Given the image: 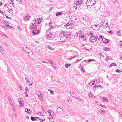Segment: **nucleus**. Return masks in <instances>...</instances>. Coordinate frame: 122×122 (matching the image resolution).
I'll return each mask as SVG.
<instances>
[{"label":"nucleus","instance_id":"nucleus-1","mask_svg":"<svg viewBox=\"0 0 122 122\" xmlns=\"http://www.w3.org/2000/svg\"><path fill=\"white\" fill-rule=\"evenodd\" d=\"M37 27V25L35 24H32V25L29 27L30 29L33 30V31H32V33L33 35L38 34L39 32V30L36 28V27Z\"/></svg>","mask_w":122,"mask_h":122},{"label":"nucleus","instance_id":"nucleus-2","mask_svg":"<svg viewBox=\"0 0 122 122\" xmlns=\"http://www.w3.org/2000/svg\"><path fill=\"white\" fill-rule=\"evenodd\" d=\"M56 112L58 115L60 116L63 115L64 114V112L62 109L59 107L57 109Z\"/></svg>","mask_w":122,"mask_h":122},{"label":"nucleus","instance_id":"nucleus-3","mask_svg":"<svg viewBox=\"0 0 122 122\" xmlns=\"http://www.w3.org/2000/svg\"><path fill=\"white\" fill-rule=\"evenodd\" d=\"M96 1L95 0H87L86 4L88 6H93L95 4Z\"/></svg>","mask_w":122,"mask_h":122},{"label":"nucleus","instance_id":"nucleus-4","mask_svg":"<svg viewBox=\"0 0 122 122\" xmlns=\"http://www.w3.org/2000/svg\"><path fill=\"white\" fill-rule=\"evenodd\" d=\"M83 0H75L74 2V7H75V5L77 6V5H81L83 3Z\"/></svg>","mask_w":122,"mask_h":122},{"label":"nucleus","instance_id":"nucleus-5","mask_svg":"<svg viewBox=\"0 0 122 122\" xmlns=\"http://www.w3.org/2000/svg\"><path fill=\"white\" fill-rule=\"evenodd\" d=\"M55 36L54 32H51L47 35V37L49 39L52 40L54 38Z\"/></svg>","mask_w":122,"mask_h":122},{"label":"nucleus","instance_id":"nucleus-6","mask_svg":"<svg viewBox=\"0 0 122 122\" xmlns=\"http://www.w3.org/2000/svg\"><path fill=\"white\" fill-rule=\"evenodd\" d=\"M100 25V26L103 28H107L108 26V23H106L105 21H102Z\"/></svg>","mask_w":122,"mask_h":122},{"label":"nucleus","instance_id":"nucleus-7","mask_svg":"<svg viewBox=\"0 0 122 122\" xmlns=\"http://www.w3.org/2000/svg\"><path fill=\"white\" fill-rule=\"evenodd\" d=\"M100 25L97 24L93 25L91 27L94 30H97L100 28Z\"/></svg>","mask_w":122,"mask_h":122},{"label":"nucleus","instance_id":"nucleus-8","mask_svg":"<svg viewBox=\"0 0 122 122\" xmlns=\"http://www.w3.org/2000/svg\"><path fill=\"white\" fill-rule=\"evenodd\" d=\"M70 53H71L72 55H74L71 58H70L68 59V60H71L73 58H75V57H77L78 55L75 54L76 53V52L73 51H71L70 52Z\"/></svg>","mask_w":122,"mask_h":122},{"label":"nucleus","instance_id":"nucleus-9","mask_svg":"<svg viewBox=\"0 0 122 122\" xmlns=\"http://www.w3.org/2000/svg\"><path fill=\"white\" fill-rule=\"evenodd\" d=\"M23 48L25 52L28 53L31 52V50L30 49H29L28 48L25 46L23 45Z\"/></svg>","mask_w":122,"mask_h":122},{"label":"nucleus","instance_id":"nucleus-10","mask_svg":"<svg viewBox=\"0 0 122 122\" xmlns=\"http://www.w3.org/2000/svg\"><path fill=\"white\" fill-rule=\"evenodd\" d=\"M17 100L18 102V103L20 106L21 107H23L24 105V104L23 103L24 101L22 99H21L20 98L18 99Z\"/></svg>","mask_w":122,"mask_h":122},{"label":"nucleus","instance_id":"nucleus-11","mask_svg":"<svg viewBox=\"0 0 122 122\" xmlns=\"http://www.w3.org/2000/svg\"><path fill=\"white\" fill-rule=\"evenodd\" d=\"M97 38L94 36H91L90 38V41L94 43L96 41Z\"/></svg>","mask_w":122,"mask_h":122},{"label":"nucleus","instance_id":"nucleus-12","mask_svg":"<svg viewBox=\"0 0 122 122\" xmlns=\"http://www.w3.org/2000/svg\"><path fill=\"white\" fill-rule=\"evenodd\" d=\"M86 36L85 34H81L79 36L80 40H84L86 39Z\"/></svg>","mask_w":122,"mask_h":122},{"label":"nucleus","instance_id":"nucleus-13","mask_svg":"<svg viewBox=\"0 0 122 122\" xmlns=\"http://www.w3.org/2000/svg\"><path fill=\"white\" fill-rule=\"evenodd\" d=\"M76 17L74 16H70L69 17V20L72 22H74L76 20Z\"/></svg>","mask_w":122,"mask_h":122},{"label":"nucleus","instance_id":"nucleus-14","mask_svg":"<svg viewBox=\"0 0 122 122\" xmlns=\"http://www.w3.org/2000/svg\"><path fill=\"white\" fill-rule=\"evenodd\" d=\"M86 62H91V61H94V62L93 63L95 64H96L98 62L96 60L94 59H89L88 60H84Z\"/></svg>","mask_w":122,"mask_h":122},{"label":"nucleus","instance_id":"nucleus-15","mask_svg":"<svg viewBox=\"0 0 122 122\" xmlns=\"http://www.w3.org/2000/svg\"><path fill=\"white\" fill-rule=\"evenodd\" d=\"M92 81L93 82L92 84V85H94L96 84H97L99 83V80L98 79L95 80H92Z\"/></svg>","mask_w":122,"mask_h":122},{"label":"nucleus","instance_id":"nucleus-16","mask_svg":"<svg viewBox=\"0 0 122 122\" xmlns=\"http://www.w3.org/2000/svg\"><path fill=\"white\" fill-rule=\"evenodd\" d=\"M48 112L49 114V116L52 118V119H53V117H52V114L54 113L53 111L51 110H49L48 111Z\"/></svg>","mask_w":122,"mask_h":122},{"label":"nucleus","instance_id":"nucleus-17","mask_svg":"<svg viewBox=\"0 0 122 122\" xmlns=\"http://www.w3.org/2000/svg\"><path fill=\"white\" fill-rule=\"evenodd\" d=\"M42 19H38L37 20H35V23H40L42 21Z\"/></svg>","mask_w":122,"mask_h":122},{"label":"nucleus","instance_id":"nucleus-18","mask_svg":"<svg viewBox=\"0 0 122 122\" xmlns=\"http://www.w3.org/2000/svg\"><path fill=\"white\" fill-rule=\"evenodd\" d=\"M25 111L28 114H31L32 110H31L28 109L26 108L25 109Z\"/></svg>","mask_w":122,"mask_h":122},{"label":"nucleus","instance_id":"nucleus-19","mask_svg":"<svg viewBox=\"0 0 122 122\" xmlns=\"http://www.w3.org/2000/svg\"><path fill=\"white\" fill-rule=\"evenodd\" d=\"M66 35V32L61 31L60 33L59 36H63Z\"/></svg>","mask_w":122,"mask_h":122},{"label":"nucleus","instance_id":"nucleus-20","mask_svg":"<svg viewBox=\"0 0 122 122\" xmlns=\"http://www.w3.org/2000/svg\"><path fill=\"white\" fill-rule=\"evenodd\" d=\"M102 41H103V42L105 44L108 43L109 41V40L106 39L104 38L102 39Z\"/></svg>","mask_w":122,"mask_h":122},{"label":"nucleus","instance_id":"nucleus-21","mask_svg":"<svg viewBox=\"0 0 122 122\" xmlns=\"http://www.w3.org/2000/svg\"><path fill=\"white\" fill-rule=\"evenodd\" d=\"M103 37L101 35H100L98 34H97L96 36V38L97 39H100L101 38H102Z\"/></svg>","mask_w":122,"mask_h":122},{"label":"nucleus","instance_id":"nucleus-22","mask_svg":"<svg viewBox=\"0 0 122 122\" xmlns=\"http://www.w3.org/2000/svg\"><path fill=\"white\" fill-rule=\"evenodd\" d=\"M31 16H27L24 18V19L25 21H27L30 19L31 18Z\"/></svg>","mask_w":122,"mask_h":122},{"label":"nucleus","instance_id":"nucleus-23","mask_svg":"<svg viewBox=\"0 0 122 122\" xmlns=\"http://www.w3.org/2000/svg\"><path fill=\"white\" fill-rule=\"evenodd\" d=\"M83 19L86 21H87L89 20V17L85 15L83 16Z\"/></svg>","mask_w":122,"mask_h":122},{"label":"nucleus","instance_id":"nucleus-24","mask_svg":"<svg viewBox=\"0 0 122 122\" xmlns=\"http://www.w3.org/2000/svg\"><path fill=\"white\" fill-rule=\"evenodd\" d=\"M71 34L70 33H68L67 32V33H66V38H67L68 39H69L70 38V37H69V36H70Z\"/></svg>","mask_w":122,"mask_h":122},{"label":"nucleus","instance_id":"nucleus-25","mask_svg":"<svg viewBox=\"0 0 122 122\" xmlns=\"http://www.w3.org/2000/svg\"><path fill=\"white\" fill-rule=\"evenodd\" d=\"M97 87H100L101 88H102V86L101 85H95L94 86L93 88V89L94 90H96V88Z\"/></svg>","mask_w":122,"mask_h":122},{"label":"nucleus","instance_id":"nucleus-26","mask_svg":"<svg viewBox=\"0 0 122 122\" xmlns=\"http://www.w3.org/2000/svg\"><path fill=\"white\" fill-rule=\"evenodd\" d=\"M73 25V23H71L70 22H69L68 23H67L66 25H64V26L65 27H66L67 26H68L70 25Z\"/></svg>","mask_w":122,"mask_h":122},{"label":"nucleus","instance_id":"nucleus-27","mask_svg":"<svg viewBox=\"0 0 122 122\" xmlns=\"http://www.w3.org/2000/svg\"><path fill=\"white\" fill-rule=\"evenodd\" d=\"M116 65V64L115 63H112L109 66V67H110L112 66H115Z\"/></svg>","mask_w":122,"mask_h":122},{"label":"nucleus","instance_id":"nucleus-28","mask_svg":"<svg viewBox=\"0 0 122 122\" xmlns=\"http://www.w3.org/2000/svg\"><path fill=\"white\" fill-rule=\"evenodd\" d=\"M71 95L72 97H74L75 98L77 99H79V98L77 97L76 94H75L74 93L72 95Z\"/></svg>","mask_w":122,"mask_h":122},{"label":"nucleus","instance_id":"nucleus-29","mask_svg":"<svg viewBox=\"0 0 122 122\" xmlns=\"http://www.w3.org/2000/svg\"><path fill=\"white\" fill-rule=\"evenodd\" d=\"M38 97L40 99H41L43 97V95H42L41 93L39 95H38Z\"/></svg>","mask_w":122,"mask_h":122},{"label":"nucleus","instance_id":"nucleus-30","mask_svg":"<svg viewBox=\"0 0 122 122\" xmlns=\"http://www.w3.org/2000/svg\"><path fill=\"white\" fill-rule=\"evenodd\" d=\"M54 28V27L52 26H51V25L49 27V29H48L47 30V31H50V30L52 29L53 28Z\"/></svg>","mask_w":122,"mask_h":122},{"label":"nucleus","instance_id":"nucleus-31","mask_svg":"<svg viewBox=\"0 0 122 122\" xmlns=\"http://www.w3.org/2000/svg\"><path fill=\"white\" fill-rule=\"evenodd\" d=\"M48 91L50 92V93L51 94L53 95L54 94V92H53L51 90L49 89H48Z\"/></svg>","mask_w":122,"mask_h":122},{"label":"nucleus","instance_id":"nucleus-32","mask_svg":"<svg viewBox=\"0 0 122 122\" xmlns=\"http://www.w3.org/2000/svg\"><path fill=\"white\" fill-rule=\"evenodd\" d=\"M27 83L29 84V85L31 86L32 84L31 82L28 79L27 80Z\"/></svg>","mask_w":122,"mask_h":122},{"label":"nucleus","instance_id":"nucleus-33","mask_svg":"<svg viewBox=\"0 0 122 122\" xmlns=\"http://www.w3.org/2000/svg\"><path fill=\"white\" fill-rule=\"evenodd\" d=\"M62 14V13L61 12H58L56 14V16H58L59 15H61Z\"/></svg>","mask_w":122,"mask_h":122},{"label":"nucleus","instance_id":"nucleus-34","mask_svg":"<svg viewBox=\"0 0 122 122\" xmlns=\"http://www.w3.org/2000/svg\"><path fill=\"white\" fill-rule=\"evenodd\" d=\"M12 107L13 110L14 111V112L16 113V110L15 109V106L14 105H12Z\"/></svg>","mask_w":122,"mask_h":122},{"label":"nucleus","instance_id":"nucleus-35","mask_svg":"<svg viewBox=\"0 0 122 122\" xmlns=\"http://www.w3.org/2000/svg\"><path fill=\"white\" fill-rule=\"evenodd\" d=\"M31 120L32 121H34L36 120V118H35L33 116H31Z\"/></svg>","mask_w":122,"mask_h":122},{"label":"nucleus","instance_id":"nucleus-36","mask_svg":"<svg viewBox=\"0 0 122 122\" xmlns=\"http://www.w3.org/2000/svg\"><path fill=\"white\" fill-rule=\"evenodd\" d=\"M96 103L97 105H100L101 104V102L97 101L96 102Z\"/></svg>","mask_w":122,"mask_h":122},{"label":"nucleus","instance_id":"nucleus-37","mask_svg":"<svg viewBox=\"0 0 122 122\" xmlns=\"http://www.w3.org/2000/svg\"><path fill=\"white\" fill-rule=\"evenodd\" d=\"M103 50L105 51H108L110 50V49L109 48L107 47H105L103 49Z\"/></svg>","mask_w":122,"mask_h":122},{"label":"nucleus","instance_id":"nucleus-38","mask_svg":"<svg viewBox=\"0 0 122 122\" xmlns=\"http://www.w3.org/2000/svg\"><path fill=\"white\" fill-rule=\"evenodd\" d=\"M118 46H122V41H120L119 42V44H118Z\"/></svg>","mask_w":122,"mask_h":122},{"label":"nucleus","instance_id":"nucleus-39","mask_svg":"<svg viewBox=\"0 0 122 122\" xmlns=\"http://www.w3.org/2000/svg\"><path fill=\"white\" fill-rule=\"evenodd\" d=\"M71 64H65V66L66 68H68L69 66H70Z\"/></svg>","mask_w":122,"mask_h":122},{"label":"nucleus","instance_id":"nucleus-40","mask_svg":"<svg viewBox=\"0 0 122 122\" xmlns=\"http://www.w3.org/2000/svg\"><path fill=\"white\" fill-rule=\"evenodd\" d=\"M99 112L101 113H103L104 112H105L104 111H103L102 110H99Z\"/></svg>","mask_w":122,"mask_h":122},{"label":"nucleus","instance_id":"nucleus-41","mask_svg":"<svg viewBox=\"0 0 122 122\" xmlns=\"http://www.w3.org/2000/svg\"><path fill=\"white\" fill-rule=\"evenodd\" d=\"M17 28L19 30H20V31H22V29L19 26H17Z\"/></svg>","mask_w":122,"mask_h":122},{"label":"nucleus","instance_id":"nucleus-42","mask_svg":"<svg viewBox=\"0 0 122 122\" xmlns=\"http://www.w3.org/2000/svg\"><path fill=\"white\" fill-rule=\"evenodd\" d=\"M103 101H105L106 102H108V100L107 98L104 97L103 98Z\"/></svg>","mask_w":122,"mask_h":122},{"label":"nucleus","instance_id":"nucleus-43","mask_svg":"<svg viewBox=\"0 0 122 122\" xmlns=\"http://www.w3.org/2000/svg\"><path fill=\"white\" fill-rule=\"evenodd\" d=\"M0 51L1 53H2V52H3V48L0 46Z\"/></svg>","mask_w":122,"mask_h":122},{"label":"nucleus","instance_id":"nucleus-44","mask_svg":"<svg viewBox=\"0 0 122 122\" xmlns=\"http://www.w3.org/2000/svg\"><path fill=\"white\" fill-rule=\"evenodd\" d=\"M36 93L38 95H39L40 94H41V92H40L38 91H37L36 92Z\"/></svg>","mask_w":122,"mask_h":122},{"label":"nucleus","instance_id":"nucleus-45","mask_svg":"<svg viewBox=\"0 0 122 122\" xmlns=\"http://www.w3.org/2000/svg\"><path fill=\"white\" fill-rule=\"evenodd\" d=\"M92 94L91 92H89V96L90 97H91V96H92Z\"/></svg>","mask_w":122,"mask_h":122},{"label":"nucleus","instance_id":"nucleus-46","mask_svg":"<svg viewBox=\"0 0 122 122\" xmlns=\"http://www.w3.org/2000/svg\"><path fill=\"white\" fill-rule=\"evenodd\" d=\"M69 92L71 95H72L73 94L74 92L72 91H69Z\"/></svg>","mask_w":122,"mask_h":122},{"label":"nucleus","instance_id":"nucleus-47","mask_svg":"<svg viewBox=\"0 0 122 122\" xmlns=\"http://www.w3.org/2000/svg\"><path fill=\"white\" fill-rule=\"evenodd\" d=\"M115 71L116 72H121V71L119 70L118 69H116L115 70Z\"/></svg>","mask_w":122,"mask_h":122},{"label":"nucleus","instance_id":"nucleus-48","mask_svg":"<svg viewBox=\"0 0 122 122\" xmlns=\"http://www.w3.org/2000/svg\"><path fill=\"white\" fill-rule=\"evenodd\" d=\"M10 104L11 105H13V101L12 100H11V101H10Z\"/></svg>","mask_w":122,"mask_h":122},{"label":"nucleus","instance_id":"nucleus-49","mask_svg":"<svg viewBox=\"0 0 122 122\" xmlns=\"http://www.w3.org/2000/svg\"><path fill=\"white\" fill-rule=\"evenodd\" d=\"M8 99H9V100L10 101H11L12 100L11 99V98L10 96H8Z\"/></svg>","mask_w":122,"mask_h":122},{"label":"nucleus","instance_id":"nucleus-50","mask_svg":"<svg viewBox=\"0 0 122 122\" xmlns=\"http://www.w3.org/2000/svg\"><path fill=\"white\" fill-rule=\"evenodd\" d=\"M81 59H80V60H76L75 61L76 63H77V62H78L80 61L81 60Z\"/></svg>","mask_w":122,"mask_h":122},{"label":"nucleus","instance_id":"nucleus-51","mask_svg":"<svg viewBox=\"0 0 122 122\" xmlns=\"http://www.w3.org/2000/svg\"><path fill=\"white\" fill-rule=\"evenodd\" d=\"M36 119L37 120H40L41 119L39 117H36Z\"/></svg>","mask_w":122,"mask_h":122},{"label":"nucleus","instance_id":"nucleus-52","mask_svg":"<svg viewBox=\"0 0 122 122\" xmlns=\"http://www.w3.org/2000/svg\"><path fill=\"white\" fill-rule=\"evenodd\" d=\"M117 35L119 36H120L121 35V33L119 31L117 33Z\"/></svg>","mask_w":122,"mask_h":122},{"label":"nucleus","instance_id":"nucleus-53","mask_svg":"<svg viewBox=\"0 0 122 122\" xmlns=\"http://www.w3.org/2000/svg\"><path fill=\"white\" fill-rule=\"evenodd\" d=\"M12 9H8V11L9 12V13H10V12L11 10H12Z\"/></svg>","mask_w":122,"mask_h":122},{"label":"nucleus","instance_id":"nucleus-54","mask_svg":"<svg viewBox=\"0 0 122 122\" xmlns=\"http://www.w3.org/2000/svg\"><path fill=\"white\" fill-rule=\"evenodd\" d=\"M2 35L3 36H5L7 37V35L5 34H2Z\"/></svg>","mask_w":122,"mask_h":122},{"label":"nucleus","instance_id":"nucleus-55","mask_svg":"<svg viewBox=\"0 0 122 122\" xmlns=\"http://www.w3.org/2000/svg\"><path fill=\"white\" fill-rule=\"evenodd\" d=\"M93 81H92L90 82L89 83V85L90 86H92V83L93 82Z\"/></svg>","mask_w":122,"mask_h":122},{"label":"nucleus","instance_id":"nucleus-56","mask_svg":"<svg viewBox=\"0 0 122 122\" xmlns=\"http://www.w3.org/2000/svg\"><path fill=\"white\" fill-rule=\"evenodd\" d=\"M92 50V49L91 48H90V49H88L86 50V51H91Z\"/></svg>","mask_w":122,"mask_h":122},{"label":"nucleus","instance_id":"nucleus-57","mask_svg":"<svg viewBox=\"0 0 122 122\" xmlns=\"http://www.w3.org/2000/svg\"><path fill=\"white\" fill-rule=\"evenodd\" d=\"M81 69V71H82L83 72H85V70L83 69Z\"/></svg>","mask_w":122,"mask_h":122},{"label":"nucleus","instance_id":"nucleus-58","mask_svg":"<svg viewBox=\"0 0 122 122\" xmlns=\"http://www.w3.org/2000/svg\"><path fill=\"white\" fill-rule=\"evenodd\" d=\"M108 60H110V59H109L107 57V58H106V59H105V61H107Z\"/></svg>","mask_w":122,"mask_h":122},{"label":"nucleus","instance_id":"nucleus-59","mask_svg":"<svg viewBox=\"0 0 122 122\" xmlns=\"http://www.w3.org/2000/svg\"><path fill=\"white\" fill-rule=\"evenodd\" d=\"M38 114L39 115H41L42 116H43V114L42 113H39Z\"/></svg>","mask_w":122,"mask_h":122},{"label":"nucleus","instance_id":"nucleus-60","mask_svg":"<svg viewBox=\"0 0 122 122\" xmlns=\"http://www.w3.org/2000/svg\"><path fill=\"white\" fill-rule=\"evenodd\" d=\"M52 60H49V62H50V63H51L52 62Z\"/></svg>","mask_w":122,"mask_h":122},{"label":"nucleus","instance_id":"nucleus-61","mask_svg":"<svg viewBox=\"0 0 122 122\" xmlns=\"http://www.w3.org/2000/svg\"><path fill=\"white\" fill-rule=\"evenodd\" d=\"M19 88L20 90H21L22 89V87L21 86H19Z\"/></svg>","mask_w":122,"mask_h":122},{"label":"nucleus","instance_id":"nucleus-62","mask_svg":"<svg viewBox=\"0 0 122 122\" xmlns=\"http://www.w3.org/2000/svg\"><path fill=\"white\" fill-rule=\"evenodd\" d=\"M3 21H4V22H5V24H7L8 22L6 20H3Z\"/></svg>","mask_w":122,"mask_h":122},{"label":"nucleus","instance_id":"nucleus-63","mask_svg":"<svg viewBox=\"0 0 122 122\" xmlns=\"http://www.w3.org/2000/svg\"><path fill=\"white\" fill-rule=\"evenodd\" d=\"M28 76H25V80H27L28 79V78H27V77Z\"/></svg>","mask_w":122,"mask_h":122},{"label":"nucleus","instance_id":"nucleus-64","mask_svg":"<svg viewBox=\"0 0 122 122\" xmlns=\"http://www.w3.org/2000/svg\"><path fill=\"white\" fill-rule=\"evenodd\" d=\"M1 26L4 28H5L6 27L5 25H2Z\"/></svg>","mask_w":122,"mask_h":122}]
</instances>
